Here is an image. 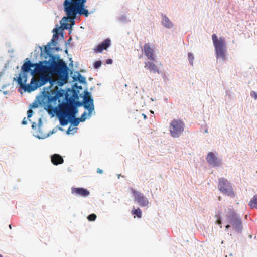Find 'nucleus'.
<instances>
[{
	"instance_id": "b1692460",
	"label": "nucleus",
	"mask_w": 257,
	"mask_h": 257,
	"mask_svg": "<svg viewBox=\"0 0 257 257\" xmlns=\"http://www.w3.org/2000/svg\"><path fill=\"white\" fill-rule=\"evenodd\" d=\"M102 62L101 61H97L94 64V67L95 69L99 68L101 65Z\"/></svg>"
},
{
	"instance_id": "aec40b11",
	"label": "nucleus",
	"mask_w": 257,
	"mask_h": 257,
	"mask_svg": "<svg viewBox=\"0 0 257 257\" xmlns=\"http://www.w3.org/2000/svg\"><path fill=\"white\" fill-rule=\"evenodd\" d=\"M55 31L56 32V34H54L53 36V38L51 39V42H50L49 43H50V44L51 43H53L54 44V45H55V43L56 42H55V38L56 37H58V34L57 33V31H58V29H53V32Z\"/></svg>"
},
{
	"instance_id": "a211bd4d",
	"label": "nucleus",
	"mask_w": 257,
	"mask_h": 257,
	"mask_svg": "<svg viewBox=\"0 0 257 257\" xmlns=\"http://www.w3.org/2000/svg\"><path fill=\"white\" fill-rule=\"evenodd\" d=\"M248 205L252 208L257 209V194L252 197L249 201Z\"/></svg>"
},
{
	"instance_id": "423d86ee",
	"label": "nucleus",
	"mask_w": 257,
	"mask_h": 257,
	"mask_svg": "<svg viewBox=\"0 0 257 257\" xmlns=\"http://www.w3.org/2000/svg\"><path fill=\"white\" fill-rule=\"evenodd\" d=\"M227 214L229 222L236 231L240 232L242 229L241 218L236 214L233 209H228Z\"/></svg>"
},
{
	"instance_id": "58836bf2",
	"label": "nucleus",
	"mask_w": 257,
	"mask_h": 257,
	"mask_svg": "<svg viewBox=\"0 0 257 257\" xmlns=\"http://www.w3.org/2000/svg\"><path fill=\"white\" fill-rule=\"evenodd\" d=\"M0 257H3L2 255L0 254Z\"/></svg>"
},
{
	"instance_id": "20e7f679",
	"label": "nucleus",
	"mask_w": 257,
	"mask_h": 257,
	"mask_svg": "<svg viewBox=\"0 0 257 257\" xmlns=\"http://www.w3.org/2000/svg\"><path fill=\"white\" fill-rule=\"evenodd\" d=\"M213 43L215 48L216 57L225 59V51L226 49V43L223 38L218 39L217 35L213 34L212 35Z\"/></svg>"
},
{
	"instance_id": "9d476101",
	"label": "nucleus",
	"mask_w": 257,
	"mask_h": 257,
	"mask_svg": "<svg viewBox=\"0 0 257 257\" xmlns=\"http://www.w3.org/2000/svg\"><path fill=\"white\" fill-rule=\"evenodd\" d=\"M133 192L135 197L134 200L137 202L141 206H146L148 204L147 199L143 194L136 191H133Z\"/></svg>"
},
{
	"instance_id": "4c0bfd02",
	"label": "nucleus",
	"mask_w": 257,
	"mask_h": 257,
	"mask_svg": "<svg viewBox=\"0 0 257 257\" xmlns=\"http://www.w3.org/2000/svg\"><path fill=\"white\" fill-rule=\"evenodd\" d=\"M85 1V0H81V2H83V3H84Z\"/></svg>"
},
{
	"instance_id": "7c9ffc66",
	"label": "nucleus",
	"mask_w": 257,
	"mask_h": 257,
	"mask_svg": "<svg viewBox=\"0 0 257 257\" xmlns=\"http://www.w3.org/2000/svg\"><path fill=\"white\" fill-rule=\"evenodd\" d=\"M97 172L98 173H99V174H102V173H103V171H102V170H101V169H100V168H97Z\"/></svg>"
},
{
	"instance_id": "6e6552de",
	"label": "nucleus",
	"mask_w": 257,
	"mask_h": 257,
	"mask_svg": "<svg viewBox=\"0 0 257 257\" xmlns=\"http://www.w3.org/2000/svg\"><path fill=\"white\" fill-rule=\"evenodd\" d=\"M86 94L88 96H86L84 98V107L88 110V116L90 117L92 115V112L94 111L93 100L89 96V93L87 92Z\"/></svg>"
},
{
	"instance_id": "f3484780",
	"label": "nucleus",
	"mask_w": 257,
	"mask_h": 257,
	"mask_svg": "<svg viewBox=\"0 0 257 257\" xmlns=\"http://www.w3.org/2000/svg\"><path fill=\"white\" fill-rule=\"evenodd\" d=\"M162 23L163 25L167 28H170L173 26L172 22L166 16H164L163 18Z\"/></svg>"
},
{
	"instance_id": "6ab92c4d",
	"label": "nucleus",
	"mask_w": 257,
	"mask_h": 257,
	"mask_svg": "<svg viewBox=\"0 0 257 257\" xmlns=\"http://www.w3.org/2000/svg\"><path fill=\"white\" fill-rule=\"evenodd\" d=\"M132 213L133 215H136L139 218L142 217V211L139 208H134L132 211Z\"/></svg>"
},
{
	"instance_id": "0eeeda50",
	"label": "nucleus",
	"mask_w": 257,
	"mask_h": 257,
	"mask_svg": "<svg viewBox=\"0 0 257 257\" xmlns=\"http://www.w3.org/2000/svg\"><path fill=\"white\" fill-rule=\"evenodd\" d=\"M184 123L180 119H173L170 124L169 131L173 138L179 137L183 132Z\"/></svg>"
},
{
	"instance_id": "2f4dec72",
	"label": "nucleus",
	"mask_w": 257,
	"mask_h": 257,
	"mask_svg": "<svg viewBox=\"0 0 257 257\" xmlns=\"http://www.w3.org/2000/svg\"><path fill=\"white\" fill-rule=\"evenodd\" d=\"M62 25L64 27V28L67 29L68 24H67V23H63V24H62Z\"/></svg>"
},
{
	"instance_id": "f704fd0d",
	"label": "nucleus",
	"mask_w": 257,
	"mask_h": 257,
	"mask_svg": "<svg viewBox=\"0 0 257 257\" xmlns=\"http://www.w3.org/2000/svg\"><path fill=\"white\" fill-rule=\"evenodd\" d=\"M229 227H230V225H227L226 226V229H228Z\"/></svg>"
},
{
	"instance_id": "412c9836",
	"label": "nucleus",
	"mask_w": 257,
	"mask_h": 257,
	"mask_svg": "<svg viewBox=\"0 0 257 257\" xmlns=\"http://www.w3.org/2000/svg\"><path fill=\"white\" fill-rule=\"evenodd\" d=\"M96 217L97 216L95 214H91L87 217V219L89 221H93L96 219Z\"/></svg>"
},
{
	"instance_id": "4be33fe9",
	"label": "nucleus",
	"mask_w": 257,
	"mask_h": 257,
	"mask_svg": "<svg viewBox=\"0 0 257 257\" xmlns=\"http://www.w3.org/2000/svg\"><path fill=\"white\" fill-rule=\"evenodd\" d=\"M87 113L86 112H84L81 116L80 118H79V120H80L81 122L84 121L87 118Z\"/></svg>"
},
{
	"instance_id": "c85d7f7f",
	"label": "nucleus",
	"mask_w": 257,
	"mask_h": 257,
	"mask_svg": "<svg viewBox=\"0 0 257 257\" xmlns=\"http://www.w3.org/2000/svg\"><path fill=\"white\" fill-rule=\"evenodd\" d=\"M38 103H37L36 102H34L32 104L31 106L32 108H37L38 107Z\"/></svg>"
},
{
	"instance_id": "2eb2a0df",
	"label": "nucleus",
	"mask_w": 257,
	"mask_h": 257,
	"mask_svg": "<svg viewBox=\"0 0 257 257\" xmlns=\"http://www.w3.org/2000/svg\"><path fill=\"white\" fill-rule=\"evenodd\" d=\"M145 68L149 70L150 71H152L154 73L157 72L159 73V70L158 67L153 62L150 61L145 62Z\"/></svg>"
},
{
	"instance_id": "bb28decb",
	"label": "nucleus",
	"mask_w": 257,
	"mask_h": 257,
	"mask_svg": "<svg viewBox=\"0 0 257 257\" xmlns=\"http://www.w3.org/2000/svg\"><path fill=\"white\" fill-rule=\"evenodd\" d=\"M251 95L254 97L255 99H257V93L254 91H252L251 93Z\"/></svg>"
},
{
	"instance_id": "7ed1b4c3",
	"label": "nucleus",
	"mask_w": 257,
	"mask_h": 257,
	"mask_svg": "<svg viewBox=\"0 0 257 257\" xmlns=\"http://www.w3.org/2000/svg\"><path fill=\"white\" fill-rule=\"evenodd\" d=\"M65 11L67 15L68 18L64 17L62 20L65 19L66 21L68 18L74 22V20L78 13L80 15H84L87 17L89 15L88 11L84 8L83 2L81 0H65L64 2Z\"/></svg>"
},
{
	"instance_id": "ddd939ff",
	"label": "nucleus",
	"mask_w": 257,
	"mask_h": 257,
	"mask_svg": "<svg viewBox=\"0 0 257 257\" xmlns=\"http://www.w3.org/2000/svg\"><path fill=\"white\" fill-rule=\"evenodd\" d=\"M206 160L209 164L214 166H218L220 164V160L212 152H209L208 154Z\"/></svg>"
},
{
	"instance_id": "dca6fc26",
	"label": "nucleus",
	"mask_w": 257,
	"mask_h": 257,
	"mask_svg": "<svg viewBox=\"0 0 257 257\" xmlns=\"http://www.w3.org/2000/svg\"><path fill=\"white\" fill-rule=\"evenodd\" d=\"M51 161L54 165H58L63 163L64 160L60 155L55 154L51 156Z\"/></svg>"
},
{
	"instance_id": "72a5a7b5",
	"label": "nucleus",
	"mask_w": 257,
	"mask_h": 257,
	"mask_svg": "<svg viewBox=\"0 0 257 257\" xmlns=\"http://www.w3.org/2000/svg\"><path fill=\"white\" fill-rule=\"evenodd\" d=\"M71 131V129H70V127H69L68 128V129L67 130V133H68V134H69Z\"/></svg>"
},
{
	"instance_id": "e433bc0d",
	"label": "nucleus",
	"mask_w": 257,
	"mask_h": 257,
	"mask_svg": "<svg viewBox=\"0 0 257 257\" xmlns=\"http://www.w3.org/2000/svg\"><path fill=\"white\" fill-rule=\"evenodd\" d=\"M143 117H144V118H145L146 117V116L144 114H143Z\"/></svg>"
},
{
	"instance_id": "f03ea898",
	"label": "nucleus",
	"mask_w": 257,
	"mask_h": 257,
	"mask_svg": "<svg viewBox=\"0 0 257 257\" xmlns=\"http://www.w3.org/2000/svg\"><path fill=\"white\" fill-rule=\"evenodd\" d=\"M63 95L64 91L59 90L57 87L53 90L44 91L41 99L42 103L49 114L53 115L55 113L57 115L61 125L65 126L71 121L76 126L81 121L79 118H75L78 109L74 105L75 101L71 99L68 102L60 104V98Z\"/></svg>"
},
{
	"instance_id": "a878e982",
	"label": "nucleus",
	"mask_w": 257,
	"mask_h": 257,
	"mask_svg": "<svg viewBox=\"0 0 257 257\" xmlns=\"http://www.w3.org/2000/svg\"><path fill=\"white\" fill-rule=\"evenodd\" d=\"M33 114V111L32 109H29L27 111V116L28 118H30L32 116Z\"/></svg>"
},
{
	"instance_id": "39448f33",
	"label": "nucleus",
	"mask_w": 257,
	"mask_h": 257,
	"mask_svg": "<svg viewBox=\"0 0 257 257\" xmlns=\"http://www.w3.org/2000/svg\"><path fill=\"white\" fill-rule=\"evenodd\" d=\"M218 188L222 194L231 198H234L235 196L231 183L224 178L218 179Z\"/></svg>"
},
{
	"instance_id": "c756f323",
	"label": "nucleus",
	"mask_w": 257,
	"mask_h": 257,
	"mask_svg": "<svg viewBox=\"0 0 257 257\" xmlns=\"http://www.w3.org/2000/svg\"><path fill=\"white\" fill-rule=\"evenodd\" d=\"M22 124H23V125H26V124H27V120H26V118H24L23 119V121H22Z\"/></svg>"
},
{
	"instance_id": "cd10ccee",
	"label": "nucleus",
	"mask_w": 257,
	"mask_h": 257,
	"mask_svg": "<svg viewBox=\"0 0 257 257\" xmlns=\"http://www.w3.org/2000/svg\"><path fill=\"white\" fill-rule=\"evenodd\" d=\"M106 63L107 64H111L112 63V60L111 59H108L106 60Z\"/></svg>"
},
{
	"instance_id": "5701e85b",
	"label": "nucleus",
	"mask_w": 257,
	"mask_h": 257,
	"mask_svg": "<svg viewBox=\"0 0 257 257\" xmlns=\"http://www.w3.org/2000/svg\"><path fill=\"white\" fill-rule=\"evenodd\" d=\"M188 60L189 61L190 64L193 65V61L194 60L193 55L191 53H189L188 54Z\"/></svg>"
},
{
	"instance_id": "f257e3e1",
	"label": "nucleus",
	"mask_w": 257,
	"mask_h": 257,
	"mask_svg": "<svg viewBox=\"0 0 257 257\" xmlns=\"http://www.w3.org/2000/svg\"><path fill=\"white\" fill-rule=\"evenodd\" d=\"M35 67L34 73L39 74L38 79L32 78L30 84L26 85L27 75L20 74L17 79L18 84L25 92H31L47 82L52 84L53 76H57L59 80L66 82L68 79V67L65 62L55 56H52L48 60L39 61L38 63H32L28 58L23 66L22 70L28 73L31 68Z\"/></svg>"
},
{
	"instance_id": "9b49d317",
	"label": "nucleus",
	"mask_w": 257,
	"mask_h": 257,
	"mask_svg": "<svg viewBox=\"0 0 257 257\" xmlns=\"http://www.w3.org/2000/svg\"><path fill=\"white\" fill-rule=\"evenodd\" d=\"M71 192L73 194L82 197H87L90 195L89 191L83 188L72 187Z\"/></svg>"
},
{
	"instance_id": "473e14b6",
	"label": "nucleus",
	"mask_w": 257,
	"mask_h": 257,
	"mask_svg": "<svg viewBox=\"0 0 257 257\" xmlns=\"http://www.w3.org/2000/svg\"><path fill=\"white\" fill-rule=\"evenodd\" d=\"M217 223L219 225H220L221 224V221L220 219L217 220Z\"/></svg>"
},
{
	"instance_id": "1a4fd4ad",
	"label": "nucleus",
	"mask_w": 257,
	"mask_h": 257,
	"mask_svg": "<svg viewBox=\"0 0 257 257\" xmlns=\"http://www.w3.org/2000/svg\"><path fill=\"white\" fill-rule=\"evenodd\" d=\"M142 51L149 60L152 61L155 60V51L151 47L150 44L145 43L144 45Z\"/></svg>"
},
{
	"instance_id": "393cba45",
	"label": "nucleus",
	"mask_w": 257,
	"mask_h": 257,
	"mask_svg": "<svg viewBox=\"0 0 257 257\" xmlns=\"http://www.w3.org/2000/svg\"><path fill=\"white\" fill-rule=\"evenodd\" d=\"M78 79L80 83H84L85 82V78L84 77L82 76L81 74H79L78 76Z\"/></svg>"
},
{
	"instance_id": "f8f14e48",
	"label": "nucleus",
	"mask_w": 257,
	"mask_h": 257,
	"mask_svg": "<svg viewBox=\"0 0 257 257\" xmlns=\"http://www.w3.org/2000/svg\"><path fill=\"white\" fill-rule=\"evenodd\" d=\"M110 45V40L108 38L105 39L99 44L96 48L94 49L95 52H102L103 50H106Z\"/></svg>"
},
{
	"instance_id": "c9c22d12",
	"label": "nucleus",
	"mask_w": 257,
	"mask_h": 257,
	"mask_svg": "<svg viewBox=\"0 0 257 257\" xmlns=\"http://www.w3.org/2000/svg\"><path fill=\"white\" fill-rule=\"evenodd\" d=\"M9 227L10 229H11V228H12V226H11V224H10V225H9Z\"/></svg>"
},
{
	"instance_id": "4468645a",
	"label": "nucleus",
	"mask_w": 257,
	"mask_h": 257,
	"mask_svg": "<svg viewBox=\"0 0 257 257\" xmlns=\"http://www.w3.org/2000/svg\"><path fill=\"white\" fill-rule=\"evenodd\" d=\"M44 49L42 50V47H40L41 49V55L42 56L43 54H45V57L46 58L47 56H48L49 57V59H50L52 56H54L51 53V47H50V43H48L47 45L44 46ZM55 56H57L60 58V57L58 55H55Z\"/></svg>"
}]
</instances>
